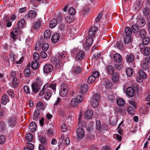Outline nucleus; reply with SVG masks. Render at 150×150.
<instances>
[{
	"label": "nucleus",
	"instance_id": "1",
	"mask_svg": "<svg viewBox=\"0 0 150 150\" xmlns=\"http://www.w3.org/2000/svg\"><path fill=\"white\" fill-rule=\"evenodd\" d=\"M66 55L63 53H60L57 54L56 57H52L50 59L51 63L54 64L55 68L58 69L60 68L62 65L61 62L65 58Z\"/></svg>",
	"mask_w": 150,
	"mask_h": 150
},
{
	"label": "nucleus",
	"instance_id": "2",
	"mask_svg": "<svg viewBox=\"0 0 150 150\" xmlns=\"http://www.w3.org/2000/svg\"><path fill=\"white\" fill-rule=\"evenodd\" d=\"M97 30V28L96 26H92L89 30L88 35L86 37V45L87 46H90L92 44L93 38L95 37Z\"/></svg>",
	"mask_w": 150,
	"mask_h": 150
},
{
	"label": "nucleus",
	"instance_id": "3",
	"mask_svg": "<svg viewBox=\"0 0 150 150\" xmlns=\"http://www.w3.org/2000/svg\"><path fill=\"white\" fill-rule=\"evenodd\" d=\"M49 86L48 83H46L43 86V88L40 91L39 94L40 96H41L44 94V98L47 100H48L51 96V93L47 89L46 90V91L44 93L45 90L48 88Z\"/></svg>",
	"mask_w": 150,
	"mask_h": 150
},
{
	"label": "nucleus",
	"instance_id": "4",
	"mask_svg": "<svg viewBox=\"0 0 150 150\" xmlns=\"http://www.w3.org/2000/svg\"><path fill=\"white\" fill-rule=\"evenodd\" d=\"M83 97L81 95H79L76 97L72 98L71 100L70 104L72 106L76 107L78 103H81L83 100Z\"/></svg>",
	"mask_w": 150,
	"mask_h": 150
},
{
	"label": "nucleus",
	"instance_id": "5",
	"mask_svg": "<svg viewBox=\"0 0 150 150\" xmlns=\"http://www.w3.org/2000/svg\"><path fill=\"white\" fill-rule=\"evenodd\" d=\"M99 98V95L98 94H96L90 100L91 105L93 108H97L98 105V99Z\"/></svg>",
	"mask_w": 150,
	"mask_h": 150
},
{
	"label": "nucleus",
	"instance_id": "6",
	"mask_svg": "<svg viewBox=\"0 0 150 150\" xmlns=\"http://www.w3.org/2000/svg\"><path fill=\"white\" fill-rule=\"evenodd\" d=\"M21 32L20 28L18 27L15 28L11 32L10 35L14 41L16 40V36L20 34Z\"/></svg>",
	"mask_w": 150,
	"mask_h": 150
},
{
	"label": "nucleus",
	"instance_id": "7",
	"mask_svg": "<svg viewBox=\"0 0 150 150\" xmlns=\"http://www.w3.org/2000/svg\"><path fill=\"white\" fill-rule=\"evenodd\" d=\"M67 87L65 84L61 85L59 92V94L61 96L64 97L67 95Z\"/></svg>",
	"mask_w": 150,
	"mask_h": 150
},
{
	"label": "nucleus",
	"instance_id": "8",
	"mask_svg": "<svg viewBox=\"0 0 150 150\" xmlns=\"http://www.w3.org/2000/svg\"><path fill=\"white\" fill-rule=\"evenodd\" d=\"M41 21L39 20L36 21L33 24L32 28V31L35 30L38 31L41 28Z\"/></svg>",
	"mask_w": 150,
	"mask_h": 150
},
{
	"label": "nucleus",
	"instance_id": "9",
	"mask_svg": "<svg viewBox=\"0 0 150 150\" xmlns=\"http://www.w3.org/2000/svg\"><path fill=\"white\" fill-rule=\"evenodd\" d=\"M53 67L52 65L50 64H46L43 67L44 72L45 73L51 72L52 71Z\"/></svg>",
	"mask_w": 150,
	"mask_h": 150
},
{
	"label": "nucleus",
	"instance_id": "10",
	"mask_svg": "<svg viewBox=\"0 0 150 150\" xmlns=\"http://www.w3.org/2000/svg\"><path fill=\"white\" fill-rule=\"evenodd\" d=\"M32 93L35 94L38 93L41 87L37 85V84L33 83L31 85Z\"/></svg>",
	"mask_w": 150,
	"mask_h": 150
},
{
	"label": "nucleus",
	"instance_id": "11",
	"mask_svg": "<svg viewBox=\"0 0 150 150\" xmlns=\"http://www.w3.org/2000/svg\"><path fill=\"white\" fill-rule=\"evenodd\" d=\"M126 59L127 63H131L133 66L132 67H134L135 66L134 65V63L133 62L134 57L132 54H128L127 55L126 57Z\"/></svg>",
	"mask_w": 150,
	"mask_h": 150
},
{
	"label": "nucleus",
	"instance_id": "12",
	"mask_svg": "<svg viewBox=\"0 0 150 150\" xmlns=\"http://www.w3.org/2000/svg\"><path fill=\"white\" fill-rule=\"evenodd\" d=\"M93 112L92 110H88L86 111L84 114V117L87 119H91Z\"/></svg>",
	"mask_w": 150,
	"mask_h": 150
},
{
	"label": "nucleus",
	"instance_id": "13",
	"mask_svg": "<svg viewBox=\"0 0 150 150\" xmlns=\"http://www.w3.org/2000/svg\"><path fill=\"white\" fill-rule=\"evenodd\" d=\"M85 55L83 51L80 50L77 52L76 58L78 60H81L83 59Z\"/></svg>",
	"mask_w": 150,
	"mask_h": 150
},
{
	"label": "nucleus",
	"instance_id": "14",
	"mask_svg": "<svg viewBox=\"0 0 150 150\" xmlns=\"http://www.w3.org/2000/svg\"><path fill=\"white\" fill-rule=\"evenodd\" d=\"M88 89L87 85L83 83L80 86V91L82 94H85Z\"/></svg>",
	"mask_w": 150,
	"mask_h": 150
},
{
	"label": "nucleus",
	"instance_id": "15",
	"mask_svg": "<svg viewBox=\"0 0 150 150\" xmlns=\"http://www.w3.org/2000/svg\"><path fill=\"white\" fill-rule=\"evenodd\" d=\"M76 133L77 137L79 138H83L84 135L83 129L81 127L78 128L76 131Z\"/></svg>",
	"mask_w": 150,
	"mask_h": 150
},
{
	"label": "nucleus",
	"instance_id": "16",
	"mask_svg": "<svg viewBox=\"0 0 150 150\" xmlns=\"http://www.w3.org/2000/svg\"><path fill=\"white\" fill-rule=\"evenodd\" d=\"M37 127L36 123L35 122H32L29 126V129L32 132H34L36 131Z\"/></svg>",
	"mask_w": 150,
	"mask_h": 150
},
{
	"label": "nucleus",
	"instance_id": "17",
	"mask_svg": "<svg viewBox=\"0 0 150 150\" xmlns=\"http://www.w3.org/2000/svg\"><path fill=\"white\" fill-rule=\"evenodd\" d=\"M127 95L131 97H132L134 95V91L133 88L131 87H129L126 90Z\"/></svg>",
	"mask_w": 150,
	"mask_h": 150
},
{
	"label": "nucleus",
	"instance_id": "18",
	"mask_svg": "<svg viewBox=\"0 0 150 150\" xmlns=\"http://www.w3.org/2000/svg\"><path fill=\"white\" fill-rule=\"evenodd\" d=\"M137 23L139 27H141L144 26L146 24V23L144 19L141 18L138 20Z\"/></svg>",
	"mask_w": 150,
	"mask_h": 150
},
{
	"label": "nucleus",
	"instance_id": "19",
	"mask_svg": "<svg viewBox=\"0 0 150 150\" xmlns=\"http://www.w3.org/2000/svg\"><path fill=\"white\" fill-rule=\"evenodd\" d=\"M59 36L58 34L56 33L54 34L52 37L51 40L52 42L54 43L56 42L59 39Z\"/></svg>",
	"mask_w": 150,
	"mask_h": 150
},
{
	"label": "nucleus",
	"instance_id": "20",
	"mask_svg": "<svg viewBox=\"0 0 150 150\" xmlns=\"http://www.w3.org/2000/svg\"><path fill=\"white\" fill-rule=\"evenodd\" d=\"M9 101L8 96L6 95H3L2 97L1 102L3 105H6Z\"/></svg>",
	"mask_w": 150,
	"mask_h": 150
},
{
	"label": "nucleus",
	"instance_id": "21",
	"mask_svg": "<svg viewBox=\"0 0 150 150\" xmlns=\"http://www.w3.org/2000/svg\"><path fill=\"white\" fill-rule=\"evenodd\" d=\"M8 124L11 127L15 125L16 123V118L15 117H11L8 120Z\"/></svg>",
	"mask_w": 150,
	"mask_h": 150
},
{
	"label": "nucleus",
	"instance_id": "22",
	"mask_svg": "<svg viewBox=\"0 0 150 150\" xmlns=\"http://www.w3.org/2000/svg\"><path fill=\"white\" fill-rule=\"evenodd\" d=\"M40 115V112L38 110H36L34 112L33 117V120L35 121H38Z\"/></svg>",
	"mask_w": 150,
	"mask_h": 150
},
{
	"label": "nucleus",
	"instance_id": "23",
	"mask_svg": "<svg viewBox=\"0 0 150 150\" xmlns=\"http://www.w3.org/2000/svg\"><path fill=\"white\" fill-rule=\"evenodd\" d=\"M114 60L118 63L120 62L122 59V56L119 54H116L114 56Z\"/></svg>",
	"mask_w": 150,
	"mask_h": 150
},
{
	"label": "nucleus",
	"instance_id": "24",
	"mask_svg": "<svg viewBox=\"0 0 150 150\" xmlns=\"http://www.w3.org/2000/svg\"><path fill=\"white\" fill-rule=\"evenodd\" d=\"M57 21L55 19H52L50 22L49 26L51 28H53L55 27L57 24Z\"/></svg>",
	"mask_w": 150,
	"mask_h": 150
},
{
	"label": "nucleus",
	"instance_id": "25",
	"mask_svg": "<svg viewBox=\"0 0 150 150\" xmlns=\"http://www.w3.org/2000/svg\"><path fill=\"white\" fill-rule=\"evenodd\" d=\"M117 105L120 107H123L125 105V100L122 98H120L117 100Z\"/></svg>",
	"mask_w": 150,
	"mask_h": 150
},
{
	"label": "nucleus",
	"instance_id": "26",
	"mask_svg": "<svg viewBox=\"0 0 150 150\" xmlns=\"http://www.w3.org/2000/svg\"><path fill=\"white\" fill-rule=\"evenodd\" d=\"M36 82L34 83L37 84V85L41 87L43 84V79L40 77H37L36 78Z\"/></svg>",
	"mask_w": 150,
	"mask_h": 150
},
{
	"label": "nucleus",
	"instance_id": "27",
	"mask_svg": "<svg viewBox=\"0 0 150 150\" xmlns=\"http://www.w3.org/2000/svg\"><path fill=\"white\" fill-rule=\"evenodd\" d=\"M51 35V32L48 30L45 31L44 33V38L45 39H48L50 38Z\"/></svg>",
	"mask_w": 150,
	"mask_h": 150
},
{
	"label": "nucleus",
	"instance_id": "28",
	"mask_svg": "<svg viewBox=\"0 0 150 150\" xmlns=\"http://www.w3.org/2000/svg\"><path fill=\"white\" fill-rule=\"evenodd\" d=\"M37 13L34 11L30 10L28 13L27 16L30 18H34L36 16Z\"/></svg>",
	"mask_w": 150,
	"mask_h": 150
},
{
	"label": "nucleus",
	"instance_id": "29",
	"mask_svg": "<svg viewBox=\"0 0 150 150\" xmlns=\"http://www.w3.org/2000/svg\"><path fill=\"white\" fill-rule=\"evenodd\" d=\"M25 24V20L24 19H21L18 22L17 25L18 28L21 29L24 26Z\"/></svg>",
	"mask_w": 150,
	"mask_h": 150
},
{
	"label": "nucleus",
	"instance_id": "30",
	"mask_svg": "<svg viewBox=\"0 0 150 150\" xmlns=\"http://www.w3.org/2000/svg\"><path fill=\"white\" fill-rule=\"evenodd\" d=\"M37 109L39 110H43L44 109L43 103L41 102H38L36 105Z\"/></svg>",
	"mask_w": 150,
	"mask_h": 150
},
{
	"label": "nucleus",
	"instance_id": "31",
	"mask_svg": "<svg viewBox=\"0 0 150 150\" xmlns=\"http://www.w3.org/2000/svg\"><path fill=\"white\" fill-rule=\"evenodd\" d=\"M19 83V80L16 78H14L12 80L13 87L16 88L18 86Z\"/></svg>",
	"mask_w": 150,
	"mask_h": 150
},
{
	"label": "nucleus",
	"instance_id": "32",
	"mask_svg": "<svg viewBox=\"0 0 150 150\" xmlns=\"http://www.w3.org/2000/svg\"><path fill=\"white\" fill-rule=\"evenodd\" d=\"M25 138L26 140L29 142H31L33 139V135L30 133L26 134Z\"/></svg>",
	"mask_w": 150,
	"mask_h": 150
},
{
	"label": "nucleus",
	"instance_id": "33",
	"mask_svg": "<svg viewBox=\"0 0 150 150\" xmlns=\"http://www.w3.org/2000/svg\"><path fill=\"white\" fill-rule=\"evenodd\" d=\"M56 84L55 83H51L49 86V87H48V90H50V88H51L52 90L54 93H55L56 92Z\"/></svg>",
	"mask_w": 150,
	"mask_h": 150
},
{
	"label": "nucleus",
	"instance_id": "34",
	"mask_svg": "<svg viewBox=\"0 0 150 150\" xmlns=\"http://www.w3.org/2000/svg\"><path fill=\"white\" fill-rule=\"evenodd\" d=\"M110 122L111 124L115 125L117 122V118L115 117H112L110 120Z\"/></svg>",
	"mask_w": 150,
	"mask_h": 150
},
{
	"label": "nucleus",
	"instance_id": "35",
	"mask_svg": "<svg viewBox=\"0 0 150 150\" xmlns=\"http://www.w3.org/2000/svg\"><path fill=\"white\" fill-rule=\"evenodd\" d=\"M125 32L126 36H130L132 33V31L130 28L127 27L125 29Z\"/></svg>",
	"mask_w": 150,
	"mask_h": 150
},
{
	"label": "nucleus",
	"instance_id": "36",
	"mask_svg": "<svg viewBox=\"0 0 150 150\" xmlns=\"http://www.w3.org/2000/svg\"><path fill=\"white\" fill-rule=\"evenodd\" d=\"M15 57H16V56H13V61H15L16 64H21L24 59V57H22L19 59V60L18 61L15 58Z\"/></svg>",
	"mask_w": 150,
	"mask_h": 150
},
{
	"label": "nucleus",
	"instance_id": "37",
	"mask_svg": "<svg viewBox=\"0 0 150 150\" xmlns=\"http://www.w3.org/2000/svg\"><path fill=\"white\" fill-rule=\"evenodd\" d=\"M107 71L108 73L110 74H112L114 72L113 68L112 66L110 65L107 67Z\"/></svg>",
	"mask_w": 150,
	"mask_h": 150
},
{
	"label": "nucleus",
	"instance_id": "38",
	"mask_svg": "<svg viewBox=\"0 0 150 150\" xmlns=\"http://www.w3.org/2000/svg\"><path fill=\"white\" fill-rule=\"evenodd\" d=\"M131 29L132 32L134 33H137L139 30L138 26L136 25H132Z\"/></svg>",
	"mask_w": 150,
	"mask_h": 150
},
{
	"label": "nucleus",
	"instance_id": "39",
	"mask_svg": "<svg viewBox=\"0 0 150 150\" xmlns=\"http://www.w3.org/2000/svg\"><path fill=\"white\" fill-rule=\"evenodd\" d=\"M144 15L146 17H147L148 15H150L149 9L147 8H144L142 10Z\"/></svg>",
	"mask_w": 150,
	"mask_h": 150
},
{
	"label": "nucleus",
	"instance_id": "40",
	"mask_svg": "<svg viewBox=\"0 0 150 150\" xmlns=\"http://www.w3.org/2000/svg\"><path fill=\"white\" fill-rule=\"evenodd\" d=\"M31 67L34 69H36L38 67V63L36 61H34L31 63Z\"/></svg>",
	"mask_w": 150,
	"mask_h": 150
},
{
	"label": "nucleus",
	"instance_id": "41",
	"mask_svg": "<svg viewBox=\"0 0 150 150\" xmlns=\"http://www.w3.org/2000/svg\"><path fill=\"white\" fill-rule=\"evenodd\" d=\"M39 139L41 143L43 145H45L47 143V141L46 138L42 136H39Z\"/></svg>",
	"mask_w": 150,
	"mask_h": 150
},
{
	"label": "nucleus",
	"instance_id": "42",
	"mask_svg": "<svg viewBox=\"0 0 150 150\" xmlns=\"http://www.w3.org/2000/svg\"><path fill=\"white\" fill-rule=\"evenodd\" d=\"M31 74L30 70L29 68H26L24 70V74L26 77H29Z\"/></svg>",
	"mask_w": 150,
	"mask_h": 150
},
{
	"label": "nucleus",
	"instance_id": "43",
	"mask_svg": "<svg viewBox=\"0 0 150 150\" xmlns=\"http://www.w3.org/2000/svg\"><path fill=\"white\" fill-rule=\"evenodd\" d=\"M119 77L117 74H114L112 76V80L114 82H117L119 80Z\"/></svg>",
	"mask_w": 150,
	"mask_h": 150
},
{
	"label": "nucleus",
	"instance_id": "44",
	"mask_svg": "<svg viewBox=\"0 0 150 150\" xmlns=\"http://www.w3.org/2000/svg\"><path fill=\"white\" fill-rule=\"evenodd\" d=\"M150 41V39L149 37H145L143 38L142 42L144 45H146L149 43Z\"/></svg>",
	"mask_w": 150,
	"mask_h": 150
},
{
	"label": "nucleus",
	"instance_id": "45",
	"mask_svg": "<svg viewBox=\"0 0 150 150\" xmlns=\"http://www.w3.org/2000/svg\"><path fill=\"white\" fill-rule=\"evenodd\" d=\"M65 21L68 23H70L74 21V19L72 16L68 15L65 17Z\"/></svg>",
	"mask_w": 150,
	"mask_h": 150
},
{
	"label": "nucleus",
	"instance_id": "46",
	"mask_svg": "<svg viewBox=\"0 0 150 150\" xmlns=\"http://www.w3.org/2000/svg\"><path fill=\"white\" fill-rule=\"evenodd\" d=\"M139 75L143 79H145L147 77L146 74L142 70H140L139 71Z\"/></svg>",
	"mask_w": 150,
	"mask_h": 150
},
{
	"label": "nucleus",
	"instance_id": "47",
	"mask_svg": "<svg viewBox=\"0 0 150 150\" xmlns=\"http://www.w3.org/2000/svg\"><path fill=\"white\" fill-rule=\"evenodd\" d=\"M127 111L128 112L132 115H134V111L132 107L129 106L127 108Z\"/></svg>",
	"mask_w": 150,
	"mask_h": 150
},
{
	"label": "nucleus",
	"instance_id": "48",
	"mask_svg": "<svg viewBox=\"0 0 150 150\" xmlns=\"http://www.w3.org/2000/svg\"><path fill=\"white\" fill-rule=\"evenodd\" d=\"M80 115L79 117V122L78 124V125L79 127H85L86 124L85 121H82V122L81 121L80 119Z\"/></svg>",
	"mask_w": 150,
	"mask_h": 150
},
{
	"label": "nucleus",
	"instance_id": "49",
	"mask_svg": "<svg viewBox=\"0 0 150 150\" xmlns=\"http://www.w3.org/2000/svg\"><path fill=\"white\" fill-rule=\"evenodd\" d=\"M103 84L106 88L109 87L110 85V83L109 80L107 79L104 80L103 81Z\"/></svg>",
	"mask_w": 150,
	"mask_h": 150
},
{
	"label": "nucleus",
	"instance_id": "50",
	"mask_svg": "<svg viewBox=\"0 0 150 150\" xmlns=\"http://www.w3.org/2000/svg\"><path fill=\"white\" fill-rule=\"evenodd\" d=\"M144 54L145 55H149L150 53V48L148 47H145L144 50Z\"/></svg>",
	"mask_w": 150,
	"mask_h": 150
},
{
	"label": "nucleus",
	"instance_id": "51",
	"mask_svg": "<svg viewBox=\"0 0 150 150\" xmlns=\"http://www.w3.org/2000/svg\"><path fill=\"white\" fill-rule=\"evenodd\" d=\"M116 46L117 48L120 49L122 50L123 48V43L121 41H119L116 42Z\"/></svg>",
	"mask_w": 150,
	"mask_h": 150
},
{
	"label": "nucleus",
	"instance_id": "52",
	"mask_svg": "<svg viewBox=\"0 0 150 150\" xmlns=\"http://www.w3.org/2000/svg\"><path fill=\"white\" fill-rule=\"evenodd\" d=\"M133 71L131 68H128L126 70V73L128 77L131 76L133 74Z\"/></svg>",
	"mask_w": 150,
	"mask_h": 150
},
{
	"label": "nucleus",
	"instance_id": "53",
	"mask_svg": "<svg viewBox=\"0 0 150 150\" xmlns=\"http://www.w3.org/2000/svg\"><path fill=\"white\" fill-rule=\"evenodd\" d=\"M95 79L94 77L91 75L88 79L87 82L88 83L91 84L94 81Z\"/></svg>",
	"mask_w": 150,
	"mask_h": 150
},
{
	"label": "nucleus",
	"instance_id": "54",
	"mask_svg": "<svg viewBox=\"0 0 150 150\" xmlns=\"http://www.w3.org/2000/svg\"><path fill=\"white\" fill-rule=\"evenodd\" d=\"M49 47V45L47 43H43L42 45V49L44 51H47Z\"/></svg>",
	"mask_w": 150,
	"mask_h": 150
},
{
	"label": "nucleus",
	"instance_id": "55",
	"mask_svg": "<svg viewBox=\"0 0 150 150\" xmlns=\"http://www.w3.org/2000/svg\"><path fill=\"white\" fill-rule=\"evenodd\" d=\"M9 20H11L10 18L9 17H6L5 18V20L7 23L6 26L8 27H11L12 25L11 22Z\"/></svg>",
	"mask_w": 150,
	"mask_h": 150
},
{
	"label": "nucleus",
	"instance_id": "56",
	"mask_svg": "<svg viewBox=\"0 0 150 150\" xmlns=\"http://www.w3.org/2000/svg\"><path fill=\"white\" fill-rule=\"evenodd\" d=\"M81 69L80 67H76L74 68V72L76 74L79 73L81 71Z\"/></svg>",
	"mask_w": 150,
	"mask_h": 150
},
{
	"label": "nucleus",
	"instance_id": "57",
	"mask_svg": "<svg viewBox=\"0 0 150 150\" xmlns=\"http://www.w3.org/2000/svg\"><path fill=\"white\" fill-rule=\"evenodd\" d=\"M123 123V121L121 122L119 125L118 127V129H119L118 132L120 134H122L123 131L121 129V128L122 127L123 125H122L121 127V126Z\"/></svg>",
	"mask_w": 150,
	"mask_h": 150
},
{
	"label": "nucleus",
	"instance_id": "58",
	"mask_svg": "<svg viewBox=\"0 0 150 150\" xmlns=\"http://www.w3.org/2000/svg\"><path fill=\"white\" fill-rule=\"evenodd\" d=\"M69 13L71 15H74L75 14V11L73 7L70 8L69 10Z\"/></svg>",
	"mask_w": 150,
	"mask_h": 150
},
{
	"label": "nucleus",
	"instance_id": "59",
	"mask_svg": "<svg viewBox=\"0 0 150 150\" xmlns=\"http://www.w3.org/2000/svg\"><path fill=\"white\" fill-rule=\"evenodd\" d=\"M93 77H94L95 79L98 78L99 75V73L97 71H94L92 73L91 75Z\"/></svg>",
	"mask_w": 150,
	"mask_h": 150
},
{
	"label": "nucleus",
	"instance_id": "60",
	"mask_svg": "<svg viewBox=\"0 0 150 150\" xmlns=\"http://www.w3.org/2000/svg\"><path fill=\"white\" fill-rule=\"evenodd\" d=\"M103 14L102 13H100L98 15V16L95 19V22L96 23H97L101 19V18Z\"/></svg>",
	"mask_w": 150,
	"mask_h": 150
},
{
	"label": "nucleus",
	"instance_id": "61",
	"mask_svg": "<svg viewBox=\"0 0 150 150\" xmlns=\"http://www.w3.org/2000/svg\"><path fill=\"white\" fill-rule=\"evenodd\" d=\"M129 104L133 106V108H135L136 107L137 103L134 101L132 100H130L128 101Z\"/></svg>",
	"mask_w": 150,
	"mask_h": 150
},
{
	"label": "nucleus",
	"instance_id": "62",
	"mask_svg": "<svg viewBox=\"0 0 150 150\" xmlns=\"http://www.w3.org/2000/svg\"><path fill=\"white\" fill-rule=\"evenodd\" d=\"M124 41L125 43L126 44H128L131 43V39L130 37H127L125 38L124 40Z\"/></svg>",
	"mask_w": 150,
	"mask_h": 150
},
{
	"label": "nucleus",
	"instance_id": "63",
	"mask_svg": "<svg viewBox=\"0 0 150 150\" xmlns=\"http://www.w3.org/2000/svg\"><path fill=\"white\" fill-rule=\"evenodd\" d=\"M6 141L5 138L3 135H1L0 136V144H4Z\"/></svg>",
	"mask_w": 150,
	"mask_h": 150
},
{
	"label": "nucleus",
	"instance_id": "64",
	"mask_svg": "<svg viewBox=\"0 0 150 150\" xmlns=\"http://www.w3.org/2000/svg\"><path fill=\"white\" fill-rule=\"evenodd\" d=\"M33 57L34 59L36 61L39 59L40 56L38 53L35 52L33 54Z\"/></svg>",
	"mask_w": 150,
	"mask_h": 150
}]
</instances>
